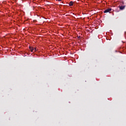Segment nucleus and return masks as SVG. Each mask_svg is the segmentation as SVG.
<instances>
[{
	"label": "nucleus",
	"mask_w": 126,
	"mask_h": 126,
	"mask_svg": "<svg viewBox=\"0 0 126 126\" xmlns=\"http://www.w3.org/2000/svg\"><path fill=\"white\" fill-rule=\"evenodd\" d=\"M119 8L120 10H124L126 8V5H121L119 6Z\"/></svg>",
	"instance_id": "nucleus-1"
},
{
	"label": "nucleus",
	"mask_w": 126,
	"mask_h": 126,
	"mask_svg": "<svg viewBox=\"0 0 126 126\" xmlns=\"http://www.w3.org/2000/svg\"><path fill=\"white\" fill-rule=\"evenodd\" d=\"M111 10H112L111 8H108L107 9H106L104 11V13H107L108 12H110V11H111Z\"/></svg>",
	"instance_id": "nucleus-2"
},
{
	"label": "nucleus",
	"mask_w": 126,
	"mask_h": 126,
	"mask_svg": "<svg viewBox=\"0 0 126 126\" xmlns=\"http://www.w3.org/2000/svg\"><path fill=\"white\" fill-rule=\"evenodd\" d=\"M29 49L31 50V52H34V48L33 47L30 46Z\"/></svg>",
	"instance_id": "nucleus-3"
},
{
	"label": "nucleus",
	"mask_w": 126,
	"mask_h": 126,
	"mask_svg": "<svg viewBox=\"0 0 126 126\" xmlns=\"http://www.w3.org/2000/svg\"><path fill=\"white\" fill-rule=\"evenodd\" d=\"M74 2L72 1H70L69 3V5L70 6H72V5H73V3H74Z\"/></svg>",
	"instance_id": "nucleus-4"
},
{
	"label": "nucleus",
	"mask_w": 126,
	"mask_h": 126,
	"mask_svg": "<svg viewBox=\"0 0 126 126\" xmlns=\"http://www.w3.org/2000/svg\"><path fill=\"white\" fill-rule=\"evenodd\" d=\"M34 51V52H36V51H37V48H35Z\"/></svg>",
	"instance_id": "nucleus-5"
},
{
	"label": "nucleus",
	"mask_w": 126,
	"mask_h": 126,
	"mask_svg": "<svg viewBox=\"0 0 126 126\" xmlns=\"http://www.w3.org/2000/svg\"><path fill=\"white\" fill-rule=\"evenodd\" d=\"M58 1H62V0H58Z\"/></svg>",
	"instance_id": "nucleus-6"
},
{
	"label": "nucleus",
	"mask_w": 126,
	"mask_h": 126,
	"mask_svg": "<svg viewBox=\"0 0 126 126\" xmlns=\"http://www.w3.org/2000/svg\"><path fill=\"white\" fill-rule=\"evenodd\" d=\"M80 36H79V37H78V38H80Z\"/></svg>",
	"instance_id": "nucleus-7"
},
{
	"label": "nucleus",
	"mask_w": 126,
	"mask_h": 126,
	"mask_svg": "<svg viewBox=\"0 0 126 126\" xmlns=\"http://www.w3.org/2000/svg\"><path fill=\"white\" fill-rule=\"evenodd\" d=\"M80 36H79V37H78V38H80Z\"/></svg>",
	"instance_id": "nucleus-8"
}]
</instances>
